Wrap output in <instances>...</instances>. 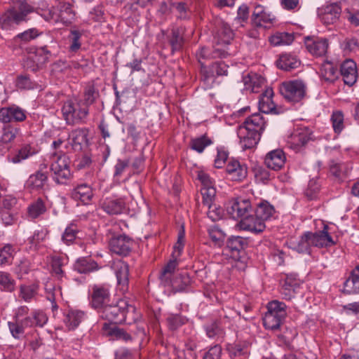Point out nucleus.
<instances>
[{"instance_id": "nucleus-7", "label": "nucleus", "mask_w": 359, "mask_h": 359, "mask_svg": "<svg viewBox=\"0 0 359 359\" xmlns=\"http://www.w3.org/2000/svg\"><path fill=\"white\" fill-rule=\"evenodd\" d=\"M251 210L250 203L248 200L241 199L230 201L226 207L228 214L235 219L244 218Z\"/></svg>"}, {"instance_id": "nucleus-55", "label": "nucleus", "mask_w": 359, "mask_h": 359, "mask_svg": "<svg viewBox=\"0 0 359 359\" xmlns=\"http://www.w3.org/2000/svg\"><path fill=\"white\" fill-rule=\"evenodd\" d=\"M65 259L60 257H53L52 259V270L54 275L60 279L64 276L62 266H64Z\"/></svg>"}, {"instance_id": "nucleus-53", "label": "nucleus", "mask_w": 359, "mask_h": 359, "mask_svg": "<svg viewBox=\"0 0 359 359\" xmlns=\"http://www.w3.org/2000/svg\"><path fill=\"white\" fill-rule=\"evenodd\" d=\"M211 144L210 140L205 136H202L198 138L193 139L191 141L190 147L192 149L201 153L204 149Z\"/></svg>"}, {"instance_id": "nucleus-28", "label": "nucleus", "mask_w": 359, "mask_h": 359, "mask_svg": "<svg viewBox=\"0 0 359 359\" xmlns=\"http://www.w3.org/2000/svg\"><path fill=\"white\" fill-rule=\"evenodd\" d=\"M102 208L109 215H119L126 210L125 202L119 199H106L102 203Z\"/></svg>"}, {"instance_id": "nucleus-19", "label": "nucleus", "mask_w": 359, "mask_h": 359, "mask_svg": "<svg viewBox=\"0 0 359 359\" xmlns=\"http://www.w3.org/2000/svg\"><path fill=\"white\" fill-rule=\"evenodd\" d=\"M226 173L231 180L241 181L247 176V168L237 160L231 159L227 163Z\"/></svg>"}, {"instance_id": "nucleus-1", "label": "nucleus", "mask_w": 359, "mask_h": 359, "mask_svg": "<svg viewBox=\"0 0 359 359\" xmlns=\"http://www.w3.org/2000/svg\"><path fill=\"white\" fill-rule=\"evenodd\" d=\"M34 8L25 1H18L8 8L0 17L3 29H8L13 24L19 25L27 20V14L33 12Z\"/></svg>"}, {"instance_id": "nucleus-23", "label": "nucleus", "mask_w": 359, "mask_h": 359, "mask_svg": "<svg viewBox=\"0 0 359 359\" xmlns=\"http://www.w3.org/2000/svg\"><path fill=\"white\" fill-rule=\"evenodd\" d=\"M18 132L17 128L11 126H6L3 128L0 138V154H5L10 149L11 143L15 138Z\"/></svg>"}, {"instance_id": "nucleus-12", "label": "nucleus", "mask_w": 359, "mask_h": 359, "mask_svg": "<svg viewBox=\"0 0 359 359\" xmlns=\"http://www.w3.org/2000/svg\"><path fill=\"white\" fill-rule=\"evenodd\" d=\"M311 132L307 128H299L289 137L288 143L291 148L298 150L304 147L311 139Z\"/></svg>"}, {"instance_id": "nucleus-63", "label": "nucleus", "mask_w": 359, "mask_h": 359, "mask_svg": "<svg viewBox=\"0 0 359 359\" xmlns=\"http://www.w3.org/2000/svg\"><path fill=\"white\" fill-rule=\"evenodd\" d=\"M16 198L10 195L1 196L0 194V205L6 209H11L16 204Z\"/></svg>"}, {"instance_id": "nucleus-52", "label": "nucleus", "mask_w": 359, "mask_h": 359, "mask_svg": "<svg viewBox=\"0 0 359 359\" xmlns=\"http://www.w3.org/2000/svg\"><path fill=\"white\" fill-rule=\"evenodd\" d=\"M247 244L245 239L240 236L231 237L228 239L227 248L231 251L239 252Z\"/></svg>"}, {"instance_id": "nucleus-54", "label": "nucleus", "mask_w": 359, "mask_h": 359, "mask_svg": "<svg viewBox=\"0 0 359 359\" xmlns=\"http://www.w3.org/2000/svg\"><path fill=\"white\" fill-rule=\"evenodd\" d=\"M81 36V34L76 30H72L70 32V34L68 36V39L69 41V50L71 52L75 53L81 47L80 38Z\"/></svg>"}, {"instance_id": "nucleus-21", "label": "nucleus", "mask_w": 359, "mask_h": 359, "mask_svg": "<svg viewBox=\"0 0 359 359\" xmlns=\"http://www.w3.org/2000/svg\"><path fill=\"white\" fill-rule=\"evenodd\" d=\"M340 72L346 85L351 86L355 83L357 70L356 65L353 60H347L344 61L341 65Z\"/></svg>"}, {"instance_id": "nucleus-10", "label": "nucleus", "mask_w": 359, "mask_h": 359, "mask_svg": "<svg viewBox=\"0 0 359 359\" xmlns=\"http://www.w3.org/2000/svg\"><path fill=\"white\" fill-rule=\"evenodd\" d=\"M47 165H40L39 169L31 175L26 182L25 186L29 190L42 189L48 180Z\"/></svg>"}, {"instance_id": "nucleus-11", "label": "nucleus", "mask_w": 359, "mask_h": 359, "mask_svg": "<svg viewBox=\"0 0 359 359\" xmlns=\"http://www.w3.org/2000/svg\"><path fill=\"white\" fill-rule=\"evenodd\" d=\"M306 49L313 55L321 57L326 54L328 42L325 39L307 36L305 38Z\"/></svg>"}, {"instance_id": "nucleus-26", "label": "nucleus", "mask_w": 359, "mask_h": 359, "mask_svg": "<svg viewBox=\"0 0 359 359\" xmlns=\"http://www.w3.org/2000/svg\"><path fill=\"white\" fill-rule=\"evenodd\" d=\"M84 312L80 310H69L65 315L64 323L69 330H75L83 320Z\"/></svg>"}, {"instance_id": "nucleus-29", "label": "nucleus", "mask_w": 359, "mask_h": 359, "mask_svg": "<svg viewBox=\"0 0 359 359\" xmlns=\"http://www.w3.org/2000/svg\"><path fill=\"white\" fill-rule=\"evenodd\" d=\"M88 132V130L86 128H78L70 133V144L74 150H81L82 145L87 143Z\"/></svg>"}, {"instance_id": "nucleus-22", "label": "nucleus", "mask_w": 359, "mask_h": 359, "mask_svg": "<svg viewBox=\"0 0 359 359\" xmlns=\"http://www.w3.org/2000/svg\"><path fill=\"white\" fill-rule=\"evenodd\" d=\"M311 243L312 246L318 248L328 247L334 244V241L328 233L327 225L324 224L322 231L314 233H311Z\"/></svg>"}, {"instance_id": "nucleus-34", "label": "nucleus", "mask_w": 359, "mask_h": 359, "mask_svg": "<svg viewBox=\"0 0 359 359\" xmlns=\"http://www.w3.org/2000/svg\"><path fill=\"white\" fill-rule=\"evenodd\" d=\"M320 73L321 77L327 82H333L338 78L337 68L332 63L329 62L322 64Z\"/></svg>"}, {"instance_id": "nucleus-49", "label": "nucleus", "mask_w": 359, "mask_h": 359, "mask_svg": "<svg viewBox=\"0 0 359 359\" xmlns=\"http://www.w3.org/2000/svg\"><path fill=\"white\" fill-rule=\"evenodd\" d=\"M97 96L98 92L95 90V86L93 85H88L84 91V99L81 100L83 104L88 108L95 102Z\"/></svg>"}, {"instance_id": "nucleus-31", "label": "nucleus", "mask_w": 359, "mask_h": 359, "mask_svg": "<svg viewBox=\"0 0 359 359\" xmlns=\"http://www.w3.org/2000/svg\"><path fill=\"white\" fill-rule=\"evenodd\" d=\"M71 196L76 201L88 203L93 196V191L90 186L86 184H81L72 190Z\"/></svg>"}, {"instance_id": "nucleus-58", "label": "nucleus", "mask_w": 359, "mask_h": 359, "mask_svg": "<svg viewBox=\"0 0 359 359\" xmlns=\"http://www.w3.org/2000/svg\"><path fill=\"white\" fill-rule=\"evenodd\" d=\"M331 121L335 133H339L344 128V116L341 111L334 112Z\"/></svg>"}, {"instance_id": "nucleus-56", "label": "nucleus", "mask_w": 359, "mask_h": 359, "mask_svg": "<svg viewBox=\"0 0 359 359\" xmlns=\"http://www.w3.org/2000/svg\"><path fill=\"white\" fill-rule=\"evenodd\" d=\"M0 285L4 290L11 292L14 290L15 281L9 273L0 272Z\"/></svg>"}, {"instance_id": "nucleus-5", "label": "nucleus", "mask_w": 359, "mask_h": 359, "mask_svg": "<svg viewBox=\"0 0 359 359\" xmlns=\"http://www.w3.org/2000/svg\"><path fill=\"white\" fill-rule=\"evenodd\" d=\"M62 153L63 151H58L54 154V156L57 157V159L50 165L53 177L57 184L65 183L71 177L69 158Z\"/></svg>"}, {"instance_id": "nucleus-62", "label": "nucleus", "mask_w": 359, "mask_h": 359, "mask_svg": "<svg viewBox=\"0 0 359 359\" xmlns=\"http://www.w3.org/2000/svg\"><path fill=\"white\" fill-rule=\"evenodd\" d=\"M11 107L12 121H22L25 119L26 115L22 109L16 106H12Z\"/></svg>"}, {"instance_id": "nucleus-3", "label": "nucleus", "mask_w": 359, "mask_h": 359, "mask_svg": "<svg viewBox=\"0 0 359 359\" xmlns=\"http://www.w3.org/2000/svg\"><path fill=\"white\" fill-rule=\"evenodd\" d=\"M62 113L67 124L74 125L84 121L88 114V109L81 100H67L62 107Z\"/></svg>"}, {"instance_id": "nucleus-18", "label": "nucleus", "mask_w": 359, "mask_h": 359, "mask_svg": "<svg viewBox=\"0 0 359 359\" xmlns=\"http://www.w3.org/2000/svg\"><path fill=\"white\" fill-rule=\"evenodd\" d=\"M285 160L284 152L281 149H276L267 154L264 161L269 169L279 170L284 166Z\"/></svg>"}, {"instance_id": "nucleus-59", "label": "nucleus", "mask_w": 359, "mask_h": 359, "mask_svg": "<svg viewBox=\"0 0 359 359\" xmlns=\"http://www.w3.org/2000/svg\"><path fill=\"white\" fill-rule=\"evenodd\" d=\"M330 167L331 173L337 177H343L347 173L346 165L344 164H340L334 161H332L330 162Z\"/></svg>"}, {"instance_id": "nucleus-45", "label": "nucleus", "mask_w": 359, "mask_h": 359, "mask_svg": "<svg viewBox=\"0 0 359 359\" xmlns=\"http://www.w3.org/2000/svg\"><path fill=\"white\" fill-rule=\"evenodd\" d=\"M58 16L60 18V21L64 23L70 22L74 16L71 5L65 3L60 4Z\"/></svg>"}, {"instance_id": "nucleus-20", "label": "nucleus", "mask_w": 359, "mask_h": 359, "mask_svg": "<svg viewBox=\"0 0 359 359\" xmlns=\"http://www.w3.org/2000/svg\"><path fill=\"white\" fill-rule=\"evenodd\" d=\"M241 229L254 233L262 232L266 226L264 222L256 215H248L240 222Z\"/></svg>"}, {"instance_id": "nucleus-6", "label": "nucleus", "mask_w": 359, "mask_h": 359, "mask_svg": "<svg viewBox=\"0 0 359 359\" xmlns=\"http://www.w3.org/2000/svg\"><path fill=\"white\" fill-rule=\"evenodd\" d=\"M280 93L289 101L299 102L305 95L306 87L302 81L285 82L280 88Z\"/></svg>"}, {"instance_id": "nucleus-44", "label": "nucleus", "mask_w": 359, "mask_h": 359, "mask_svg": "<svg viewBox=\"0 0 359 359\" xmlns=\"http://www.w3.org/2000/svg\"><path fill=\"white\" fill-rule=\"evenodd\" d=\"M177 262L176 259L170 260L163 268L161 275V281L165 284L167 281H170V278H172L174 275L176 273L175 270L177 267Z\"/></svg>"}, {"instance_id": "nucleus-14", "label": "nucleus", "mask_w": 359, "mask_h": 359, "mask_svg": "<svg viewBox=\"0 0 359 359\" xmlns=\"http://www.w3.org/2000/svg\"><path fill=\"white\" fill-rule=\"evenodd\" d=\"M92 306L100 310L109 302V290L102 285H94L92 292Z\"/></svg>"}, {"instance_id": "nucleus-43", "label": "nucleus", "mask_w": 359, "mask_h": 359, "mask_svg": "<svg viewBox=\"0 0 359 359\" xmlns=\"http://www.w3.org/2000/svg\"><path fill=\"white\" fill-rule=\"evenodd\" d=\"M105 332L107 335L113 337V339H123L128 341L131 339V337L123 329L119 328L116 325H112L109 327H105Z\"/></svg>"}, {"instance_id": "nucleus-27", "label": "nucleus", "mask_w": 359, "mask_h": 359, "mask_svg": "<svg viewBox=\"0 0 359 359\" xmlns=\"http://www.w3.org/2000/svg\"><path fill=\"white\" fill-rule=\"evenodd\" d=\"M243 81L245 90L251 93H258L259 88L264 84L265 80L256 73H250L243 76Z\"/></svg>"}, {"instance_id": "nucleus-50", "label": "nucleus", "mask_w": 359, "mask_h": 359, "mask_svg": "<svg viewBox=\"0 0 359 359\" xmlns=\"http://www.w3.org/2000/svg\"><path fill=\"white\" fill-rule=\"evenodd\" d=\"M36 153V151L29 144L24 145L19 151L18 153L13 158V163H20L21 161L27 159L29 156Z\"/></svg>"}, {"instance_id": "nucleus-15", "label": "nucleus", "mask_w": 359, "mask_h": 359, "mask_svg": "<svg viewBox=\"0 0 359 359\" xmlns=\"http://www.w3.org/2000/svg\"><path fill=\"white\" fill-rule=\"evenodd\" d=\"M165 284L170 286L174 292H183L191 285V278L187 272H177L170 280Z\"/></svg>"}, {"instance_id": "nucleus-41", "label": "nucleus", "mask_w": 359, "mask_h": 359, "mask_svg": "<svg viewBox=\"0 0 359 359\" xmlns=\"http://www.w3.org/2000/svg\"><path fill=\"white\" fill-rule=\"evenodd\" d=\"M50 55V52L44 46L37 48L36 52L29 57L39 67L48 61Z\"/></svg>"}, {"instance_id": "nucleus-17", "label": "nucleus", "mask_w": 359, "mask_h": 359, "mask_svg": "<svg viewBox=\"0 0 359 359\" xmlns=\"http://www.w3.org/2000/svg\"><path fill=\"white\" fill-rule=\"evenodd\" d=\"M228 67L223 62H215L207 70L205 67H201V74L204 82L210 84L213 82L215 75H226Z\"/></svg>"}, {"instance_id": "nucleus-36", "label": "nucleus", "mask_w": 359, "mask_h": 359, "mask_svg": "<svg viewBox=\"0 0 359 359\" xmlns=\"http://www.w3.org/2000/svg\"><path fill=\"white\" fill-rule=\"evenodd\" d=\"M217 37L218 43L229 44L233 38V32L227 23L222 22Z\"/></svg>"}, {"instance_id": "nucleus-38", "label": "nucleus", "mask_w": 359, "mask_h": 359, "mask_svg": "<svg viewBox=\"0 0 359 359\" xmlns=\"http://www.w3.org/2000/svg\"><path fill=\"white\" fill-rule=\"evenodd\" d=\"M74 269L81 273H86L98 269L97 264L90 259H79L75 264Z\"/></svg>"}, {"instance_id": "nucleus-37", "label": "nucleus", "mask_w": 359, "mask_h": 359, "mask_svg": "<svg viewBox=\"0 0 359 359\" xmlns=\"http://www.w3.org/2000/svg\"><path fill=\"white\" fill-rule=\"evenodd\" d=\"M294 35L287 32H277L269 38L270 43L273 46H287L294 41Z\"/></svg>"}, {"instance_id": "nucleus-47", "label": "nucleus", "mask_w": 359, "mask_h": 359, "mask_svg": "<svg viewBox=\"0 0 359 359\" xmlns=\"http://www.w3.org/2000/svg\"><path fill=\"white\" fill-rule=\"evenodd\" d=\"M15 250L11 245H6L0 249V265L12 263Z\"/></svg>"}, {"instance_id": "nucleus-24", "label": "nucleus", "mask_w": 359, "mask_h": 359, "mask_svg": "<svg viewBox=\"0 0 359 359\" xmlns=\"http://www.w3.org/2000/svg\"><path fill=\"white\" fill-rule=\"evenodd\" d=\"M238 135L240 137V144L243 149L253 148L259 142L260 135L258 133H250L244 128H239Z\"/></svg>"}, {"instance_id": "nucleus-30", "label": "nucleus", "mask_w": 359, "mask_h": 359, "mask_svg": "<svg viewBox=\"0 0 359 359\" xmlns=\"http://www.w3.org/2000/svg\"><path fill=\"white\" fill-rule=\"evenodd\" d=\"M341 10L339 5L330 4L327 6L325 12L321 16V20L324 24L331 25L335 23L339 18Z\"/></svg>"}, {"instance_id": "nucleus-16", "label": "nucleus", "mask_w": 359, "mask_h": 359, "mask_svg": "<svg viewBox=\"0 0 359 359\" xmlns=\"http://www.w3.org/2000/svg\"><path fill=\"white\" fill-rule=\"evenodd\" d=\"M273 92L272 88H268L262 94L259 101V109L262 113L278 114L280 109H278L272 100Z\"/></svg>"}, {"instance_id": "nucleus-51", "label": "nucleus", "mask_w": 359, "mask_h": 359, "mask_svg": "<svg viewBox=\"0 0 359 359\" xmlns=\"http://www.w3.org/2000/svg\"><path fill=\"white\" fill-rule=\"evenodd\" d=\"M201 194L203 196V203L208 208L211 207V204H213V201L216 195V190L213 187H202Z\"/></svg>"}, {"instance_id": "nucleus-46", "label": "nucleus", "mask_w": 359, "mask_h": 359, "mask_svg": "<svg viewBox=\"0 0 359 359\" xmlns=\"http://www.w3.org/2000/svg\"><path fill=\"white\" fill-rule=\"evenodd\" d=\"M274 209L272 205L267 202L261 203L258 205L255 214L257 217H259L263 222L269 219L273 213Z\"/></svg>"}, {"instance_id": "nucleus-60", "label": "nucleus", "mask_w": 359, "mask_h": 359, "mask_svg": "<svg viewBox=\"0 0 359 359\" xmlns=\"http://www.w3.org/2000/svg\"><path fill=\"white\" fill-rule=\"evenodd\" d=\"M77 229L75 226L71 225L66 228L63 235L62 241L67 245L73 243L76 238Z\"/></svg>"}, {"instance_id": "nucleus-64", "label": "nucleus", "mask_w": 359, "mask_h": 359, "mask_svg": "<svg viewBox=\"0 0 359 359\" xmlns=\"http://www.w3.org/2000/svg\"><path fill=\"white\" fill-rule=\"evenodd\" d=\"M221 353V347L219 346H215L208 351L203 357V359H219Z\"/></svg>"}, {"instance_id": "nucleus-13", "label": "nucleus", "mask_w": 359, "mask_h": 359, "mask_svg": "<svg viewBox=\"0 0 359 359\" xmlns=\"http://www.w3.org/2000/svg\"><path fill=\"white\" fill-rule=\"evenodd\" d=\"M133 241L126 236H120L111 239L110 250L112 252L119 255H127L132 248Z\"/></svg>"}, {"instance_id": "nucleus-32", "label": "nucleus", "mask_w": 359, "mask_h": 359, "mask_svg": "<svg viewBox=\"0 0 359 359\" xmlns=\"http://www.w3.org/2000/svg\"><path fill=\"white\" fill-rule=\"evenodd\" d=\"M344 291L347 294L359 293V264L353 270L350 277L344 283Z\"/></svg>"}, {"instance_id": "nucleus-8", "label": "nucleus", "mask_w": 359, "mask_h": 359, "mask_svg": "<svg viewBox=\"0 0 359 359\" xmlns=\"http://www.w3.org/2000/svg\"><path fill=\"white\" fill-rule=\"evenodd\" d=\"M113 269L116 276L118 288L123 292L128 289L129 266L127 263L117 260L113 264Z\"/></svg>"}, {"instance_id": "nucleus-33", "label": "nucleus", "mask_w": 359, "mask_h": 359, "mask_svg": "<svg viewBox=\"0 0 359 359\" xmlns=\"http://www.w3.org/2000/svg\"><path fill=\"white\" fill-rule=\"evenodd\" d=\"M276 63L278 68L285 71L296 69L300 65L299 60L296 57L290 54L280 55Z\"/></svg>"}, {"instance_id": "nucleus-9", "label": "nucleus", "mask_w": 359, "mask_h": 359, "mask_svg": "<svg viewBox=\"0 0 359 359\" xmlns=\"http://www.w3.org/2000/svg\"><path fill=\"white\" fill-rule=\"evenodd\" d=\"M11 335L16 339H20L28 327L34 325V320L30 316H25L23 319L13 318L8 323Z\"/></svg>"}, {"instance_id": "nucleus-2", "label": "nucleus", "mask_w": 359, "mask_h": 359, "mask_svg": "<svg viewBox=\"0 0 359 359\" xmlns=\"http://www.w3.org/2000/svg\"><path fill=\"white\" fill-rule=\"evenodd\" d=\"M268 311L263 318L264 325L266 329L277 330L283 323L287 313L286 306L278 301H272L268 304Z\"/></svg>"}, {"instance_id": "nucleus-39", "label": "nucleus", "mask_w": 359, "mask_h": 359, "mask_svg": "<svg viewBox=\"0 0 359 359\" xmlns=\"http://www.w3.org/2000/svg\"><path fill=\"white\" fill-rule=\"evenodd\" d=\"M295 280L296 278L292 275L287 276L281 288V293L284 299L290 300L294 297V289L297 285Z\"/></svg>"}, {"instance_id": "nucleus-25", "label": "nucleus", "mask_w": 359, "mask_h": 359, "mask_svg": "<svg viewBox=\"0 0 359 359\" xmlns=\"http://www.w3.org/2000/svg\"><path fill=\"white\" fill-rule=\"evenodd\" d=\"M265 121L260 114H253L246 118L243 126L239 128H244L250 133H261L264 130Z\"/></svg>"}, {"instance_id": "nucleus-48", "label": "nucleus", "mask_w": 359, "mask_h": 359, "mask_svg": "<svg viewBox=\"0 0 359 359\" xmlns=\"http://www.w3.org/2000/svg\"><path fill=\"white\" fill-rule=\"evenodd\" d=\"M46 206L41 198H38L35 202L28 208L29 215L32 218H36L46 212Z\"/></svg>"}, {"instance_id": "nucleus-35", "label": "nucleus", "mask_w": 359, "mask_h": 359, "mask_svg": "<svg viewBox=\"0 0 359 359\" xmlns=\"http://www.w3.org/2000/svg\"><path fill=\"white\" fill-rule=\"evenodd\" d=\"M227 53L225 50H221L219 48H217L215 50L211 51L207 48H202L196 55L198 59V62L201 64L203 67H205L202 61L203 60L216 57H225Z\"/></svg>"}, {"instance_id": "nucleus-61", "label": "nucleus", "mask_w": 359, "mask_h": 359, "mask_svg": "<svg viewBox=\"0 0 359 359\" xmlns=\"http://www.w3.org/2000/svg\"><path fill=\"white\" fill-rule=\"evenodd\" d=\"M40 34V32L35 28L29 29L17 35L16 38L24 42H28L34 39Z\"/></svg>"}, {"instance_id": "nucleus-57", "label": "nucleus", "mask_w": 359, "mask_h": 359, "mask_svg": "<svg viewBox=\"0 0 359 359\" xmlns=\"http://www.w3.org/2000/svg\"><path fill=\"white\" fill-rule=\"evenodd\" d=\"M311 232H306L304 234V236L301 238L300 241L298 243L297 250L299 252H307L310 253V246H311Z\"/></svg>"}, {"instance_id": "nucleus-4", "label": "nucleus", "mask_w": 359, "mask_h": 359, "mask_svg": "<svg viewBox=\"0 0 359 359\" xmlns=\"http://www.w3.org/2000/svg\"><path fill=\"white\" fill-rule=\"evenodd\" d=\"M129 310L133 311L135 308L129 306L126 300L121 299L116 304H106L99 311L102 318L116 324L126 320V313Z\"/></svg>"}, {"instance_id": "nucleus-40", "label": "nucleus", "mask_w": 359, "mask_h": 359, "mask_svg": "<svg viewBox=\"0 0 359 359\" xmlns=\"http://www.w3.org/2000/svg\"><path fill=\"white\" fill-rule=\"evenodd\" d=\"M184 29L182 28L173 29L169 39L172 47V51L180 50L184 43L183 38Z\"/></svg>"}, {"instance_id": "nucleus-42", "label": "nucleus", "mask_w": 359, "mask_h": 359, "mask_svg": "<svg viewBox=\"0 0 359 359\" xmlns=\"http://www.w3.org/2000/svg\"><path fill=\"white\" fill-rule=\"evenodd\" d=\"M37 289L38 287L35 285H22L20 287L19 297L25 302H29L36 297Z\"/></svg>"}]
</instances>
